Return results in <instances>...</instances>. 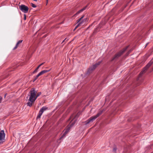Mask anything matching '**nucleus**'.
I'll use <instances>...</instances> for the list:
<instances>
[{
  "label": "nucleus",
  "mask_w": 153,
  "mask_h": 153,
  "mask_svg": "<svg viewBox=\"0 0 153 153\" xmlns=\"http://www.w3.org/2000/svg\"><path fill=\"white\" fill-rule=\"evenodd\" d=\"M36 93L37 91L34 88H32L30 91L29 93V94L28 95V96H29V98L28 102L27 103V106L30 107L32 106L33 103L37 99L36 96Z\"/></svg>",
  "instance_id": "nucleus-1"
},
{
  "label": "nucleus",
  "mask_w": 153,
  "mask_h": 153,
  "mask_svg": "<svg viewBox=\"0 0 153 153\" xmlns=\"http://www.w3.org/2000/svg\"><path fill=\"white\" fill-rule=\"evenodd\" d=\"M102 111H100L96 115L91 117L88 119L83 123H85V125H86L90 122H93L99 116L102 114Z\"/></svg>",
  "instance_id": "nucleus-2"
},
{
  "label": "nucleus",
  "mask_w": 153,
  "mask_h": 153,
  "mask_svg": "<svg viewBox=\"0 0 153 153\" xmlns=\"http://www.w3.org/2000/svg\"><path fill=\"white\" fill-rule=\"evenodd\" d=\"M129 46H128L126 47L125 48H123V50L120 51V52H118L116 54L114 57L112 59V61L114 60H116L128 48Z\"/></svg>",
  "instance_id": "nucleus-3"
},
{
  "label": "nucleus",
  "mask_w": 153,
  "mask_h": 153,
  "mask_svg": "<svg viewBox=\"0 0 153 153\" xmlns=\"http://www.w3.org/2000/svg\"><path fill=\"white\" fill-rule=\"evenodd\" d=\"M153 63V61H150L144 67L142 71L140 72L139 76V77L141 76L152 65Z\"/></svg>",
  "instance_id": "nucleus-4"
},
{
  "label": "nucleus",
  "mask_w": 153,
  "mask_h": 153,
  "mask_svg": "<svg viewBox=\"0 0 153 153\" xmlns=\"http://www.w3.org/2000/svg\"><path fill=\"white\" fill-rule=\"evenodd\" d=\"M79 113H78L77 114H73L71 116L70 119H72L71 121L74 120V122L70 124L69 126L71 127H72L75 124L76 121V118L79 117Z\"/></svg>",
  "instance_id": "nucleus-5"
},
{
  "label": "nucleus",
  "mask_w": 153,
  "mask_h": 153,
  "mask_svg": "<svg viewBox=\"0 0 153 153\" xmlns=\"http://www.w3.org/2000/svg\"><path fill=\"white\" fill-rule=\"evenodd\" d=\"M84 17V15L82 16L80 18L77 20V23H79L80 25H81L85 23L86 22H87L88 20V19L87 18L82 19Z\"/></svg>",
  "instance_id": "nucleus-6"
},
{
  "label": "nucleus",
  "mask_w": 153,
  "mask_h": 153,
  "mask_svg": "<svg viewBox=\"0 0 153 153\" xmlns=\"http://www.w3.org/2000/svg\"><path fill=\"white\" fill-rule=\"evenodd\" d=\"M19 9L24 13H27L29 10L28 7L24 4H22L19 6Z\"/></svg>",
  "instance_id": "nucleus-7"
},
{
  "label": "nucleus",
  "mask_w": 153,
  "mask_h": 153,
  "mask_svg": "<svg viewBox=\"0 0 153 153\" xmlns=\"http://www.w3.org/2000/svg\"><path fill=\"white\" fill-rule=\"evenodd\" d=\"M100 63L101 62H99L95 65H93L92 67L89 69L88 71V73H90L92 71L94 70L98 65H99Z\"/></svg>",
  "instance_id": "nucleus-8"
},
{
  "label": "nucleus",
  "mask_w": 153,
  "mask_h": 153,
  "mask_svg": "<svg viewBox=\"0 0 153 153\" xmlns=\"http://www.w3.org/2000/svg\"><path fill=\"white\" fill-rule=\"evenodd\" d=\"M5 136V134L4 130H1L0 131V140L4 139Z\"/></svg>",
  "instance_id": "nucleus-9"
},
{
  "label": "nucleus",
  "mask_w": 153,
  "mask_h": 153,
  "mask_svg": "<svg viewBox=\"0 0 153 153\" xmlns=\"http://www.w3.org/2000/svg\"><path fill=\"white\" fill-rule=\"evenodd\" d=\"M50 70H43V71H41L38 74H39V76H41V75L44 74L45 73H47V72H49Z\"/></svg>",
  "instance_id": "nucleus-10"
},
{
  "label": "nucleus",
  "mask_w": 153,
  "mask_h": 153,
  "mask_svg": "<svg viewBox=\"0 0 153 153\" xmlns=\"http://www.w3.org/2000/svg\"><path fill=\"white\" fill-rule=\"evenodd\" d=\"M87 6H85V7L82 8V9H81L80 10H79L75 14V15H77L80 13L82 12L84 10H85L86 9V8L87 7Z\"/></svg>",
  "instance_id": "nucleus-11"
},
{
  "label": "nucleus",
  "mask_w": 153,
  "mask_h": 153,
  "mask_svg": "<svg viewBox=\"0 0 153 153\" xmlns=\"http://www.w3.org/2000/svg\"><path fill=\"white\" fill-rule=\"evenodd\" d=\"M22 40H19L16 43L15 46L13 48V50H15L19 46V45L22 43Z\"/></svg>",
  "instance_id": "nucleus-12"
},
{
  "label": "nucleus",
  "mask_w": 153,
  "mask_h": 153,
  "mask_svg": "<svg viewBox=\"0 0 153 153\" xmlns=\"http://www.w3.org/2000/svg\"><path fill=\"white\" fill-rule=\"evenodd\" d=\"M48 109V107L46 106H43L41 108L39 111H41L43 113V112Z\"/></svg>",
  "instance_id": "nucleus-13"
},
{
  "label": "nucleus",
  "mask_w": 153,
  "mask_h": 153,
  "mask_svg": "<svg viewBox=\"0 0 153 153\" xmlns=\"http://www.w3.org/2000/svg\"><path fill=\"white\" fill-rule=\"evenodd\" d=\"M42 113H43L41 112V111H39L38 115L36 117V119H37L40 118Z\"/></svg>",
  "instance_id": "nucleus-14"
},
{
  "label": "nucleus",
  "mask_w": 153,
  "mask_h": 153,
  "mask_svg": "<svg viewBox=\"0 0 153 153\" xmlns=\"http://www.w3.org/2000/svg\"><path fill=\"white\" fill-rule=\"evenodd\" d=\"M39 75L38 74L36 76L34 77V79L33 80V82H34L36 79H37L38 78V77L39 76Z\"/></svg>",
  "instance_id": "nucleus-15"
},
{
  "label": "nucleus",
  "mask_w": 153,
  "mask_h": 153,
  "mask_svg": "<svg viewBox=\"0 0 153 153\" xmlns=\"http://www.w3.org/2000/svg\"><path fill=\"white\" fill-rule=\"evenodd\" d=\"M78 23V24L75 27V28L74 29V30H75L79 26H80L81 25L79 23Z\"/></svg>",
  "instance_id": "nucleus-16"
},
{
  "label": "nucleus",
  "mask_w": 153,
  "mask_h": 153,
  "mask_svg": "<svg viewBox=\"0 0 153 153\" xmlns=\"http://www.w3.org/2000/svg\"><path fill=\"white\" fill-rule=\"evenodd\" d=\"M41 94H42V93L41 92H39L38 93H37V94L36 95V98H37V97H38Z\"/></svg>",
  "instance_id": "nucleus-17"
},
{
  "label": "nucleus",
  "mask_w": 153,
  "mask_h": 153,
  "mask_svg": "<svg viewBox=\"0 0 153 153\" xmlns=\"http://www.w3.org/2000/svg\"><path fill=\"white\" fill-rule=\"evenodd\" d=\"M31 5L32 7L34 8L36 7V6L33 3H31Z\"/></svg>",
  "instance_id": "nucleus-18"
},
{
  "label": "nucleus",
  "mask_w": 153,
  "mask_h": 153,
  "mask_svg": "<svg viewBox=\"0 0 153 153\" xmlns=\"http://www.w3.org/2000/svg\"><path fill=\"white\" fill-rule=\"evenodd\" d=\"M65 137V136L64 134H63V135L61 136V137L59 138V140H61L62 138H63Z\"/></svg>",
  "instance_id": "nucleus-19"
},
{
  "label": "nucleus",
  "mask_w": 153,
  "mask_h": 153,
  "mask_svg": "<svg viewBox=\"0 0 153 153\" xmlns=\"http://www.w3.org/2000/svg\"><path fill=\"white\" fill-rule=\"evenodd\" d=\"M38 71V70L36 69H35L34 71L33 72V73L34 74L36 72Z\"/></svg>",
  "instance_id": "nucleus-20"
},
{
  "label": "nucleus",
  "mask_w": 153,
  "mask_h": 153,
  "mask_svg": "<svg viewBox=\"0 0 153 153\" xmlns=\"http://www.w3.org/2000/svg\"><path fill=\"white\" fill-rule=\"evenodd\" d=\"M38 71V70L36 69H35L34 71L33 72V73L34 74L36 72Z\"/></svg>",
  "instance_id": "nucleus-21"
},
{
  "label": "nucleus",
  "mask_w": 153,
  "mask_h": 153,
  "mask_svg": "<svg viewBox=\"0 0 153 153\" xmlns=\"http://www.w3.org/2000/svg\"><path fill=\"white\" fill-rule=\"evenodd\" d=\"M38 71V70L36 69H35L34 71L33 72V73L34 74L36 72Z\"/></svg>",
  "instance_id": "nucleus-22"
},
{
  "label": "nucleus",
  "mask_w": 153,
  "mask_h": 153,
  "mask_svg": "<svg viewBox=\"0 0 153 153\" xmlns=\"http://www.w3.org/2000/svg\"><path fill=\"white\" fill-rule=\"evenodd\" d=\"M71 127H70V126L66 130H68V131H69L70 130V128H71Z\"/></svg>",
  "instance_id": "nucleus-23"
},
{
  "label": "nucleus",
  "mask_w": 153,
  "mask_h": 153,
  "mask_svg": "<svg viewBox=\"0 0 153 153\" xmlns=\"http://www.w3.org/2000/svg\"><path fill=\"white\" fill-rule=\"evenodd\" d=\"M2 97L1 96H0V103H1V102L2 100Z\"/></svg>",
  "instance_id": "nucleus-24"
},
{
  "label": "nucleus",
  "mask_w": 153,
  "mask_h": 153,
  "mask_svg": "<svg viewBox=\"0 0 153 153\" xmlns=\"http://www.w3.org/2000/svg\"><path fill=\"white\" fill-rule=\"evenodd\" d=\"M117 150V149L116 148H114L113 149V150L114 152H116Z\"/></svg>",
  "instance_id": "nucleus-25"
},
{
  "label": "nucleus",
  "mask_w": 153,
  "mask_h": 153,
  "mask_svg": "<svg viewBox=\"0 0 153 153\" xmlns=\"http://www.w3.org/2000/svg\"><path fill=\"white\" fill-rule=\"evenodd\" d=\"M40 67V65H39L37 67V68H36V69L37 70H38V69H39V68Z\"/></svg>",
  "instance_id": "nucleus-26"
},
{
  "label": "nucleus",
  "mask_w": 153,
  "mask_h": 153,
  "mask_svg": "<svg viewBox=\"0 0 153 153\" xmlns=\"http://www.w3.org/2000/svg\"><path fill=\"white\" fill-rule=\"evenodd\" d=\"M65 132L66 133H67L69 132V131L68 130H66L65 131Z\"/></svg>",
  "instance_id": "nucleus-27"
},
{
  "label": "nucleus",
  "mask_w": 153,
  "mask_h": 153,
  "mask_svg": "<svg viewBox=\"0 0 153 153\" xmlns=\"http://www.w3.org/2000/svg\"><path fill=\"white\" fill-rule=\"evenodd\" d=\"M67 133H66L65 132L64 133V134H64L65 136L67 134Z\"/></svg>",
  "instance_id": "nucleus-28"
},
{
  "label": "nucleus",
  "mask_w": 153,
  "mask_h": 153,
  "mask_svg": "<svg viewBox=\"0 0 153 153\" xmlns=\"http://www.w3.org/2000/svg\"><path fill=\"white\" fill-rule=\"evenodd\" d=\"M44 63H42V64H40L39 65H40V66L42 65H43Z\"/></svg>",
  "instance_id": "nucleus-29"
},
{
  "label": "nucleus",
  "mask_w": 153,
  "mask_h": 153,
  "mask_svg": "<svg viewBox=\"0 0 153 153\" xmlns=\"http://www.w3.org/2000/svg\"><path fill=\"white\" fill-rule=\"evenodd\" d=\"M93 23H92V24H91V25L89 26V27L91 26H92L93 25Z\"/></svg>",
  "instance_id": "nucleus-30"
},
{
  "label": "nucleus",
  "mask_w": 153,
  "mask_h": 153,
  "mask_svg": "<svg viewBox=\"0 0 153 153\" xmlns=\"http://www.w3.org/2000/svg\"><path fill=\"white\" fill-rule=\"evenodd\" d=\"M66 39H65L64 40H63V41H62V43H63L65 41V40H66Z\"/></svg>",
  "instance_id": "nucleus-31"
},
{
  "label": "nucleus",
  "mask_w": 153,
  "mask_h": 153,
  "mask_svg": "<svg viewBox=\"0 0 153 153\" xmlns=\"http://www.w3.org/2000/svg\"><path fill=\"white\" fill-rule=\"evenodd\" d=\"M6 95H7V94H5V95H4V97H6Z\"/></svg>",
  "instance_id": "nucleus-32"
},
{
  "label": "nucleus",
  "mask_w": 153,
  "mask_h": 153,
  "mask_svg": "<svg viewBox=\"0 0 153 153\" xmlns=\"http://www.w3.org/2000/svg\"><path fill=\"white\" fill-rule=\"evenodd\" d=\"M131 51V50L129 51V53H128V54L129 53H130Z\"/></svg>",
  "instance_id": "nucleus-33"
},
{
  "label": "nucleus",
  "mask_w": 153,
  "mask_h": 153,
  "mask_svg": "<svg viewBox=\"0 0 153 153\" xmlns=\"http://www.w3.org/2000/svg\"><path fill=\"white\" fill-rule=\"evenodd\" d=\"M26 19V17H25V19Z\"/></svg>",
  "instance_id": "nucleus-34"
},
{
  "label": "nucleus",
  "mask_w": 153,
  "mask_h": 153,
  "mask_svg": "<svg viewBox=\"0 0 153 153\" xmlns=\"http://www.w3.org/2000/svg\"><path fill=\"white\" fill-rule=\"evenodd\" d=\"M148 43L146 44V46H147L148 45Z\"/></svg>",
  "instance_id": "nucleus-35"
},
{
  "label": "nucleus",
  "mask_w": 153,
  "mask_h": 153,
  "mask_svg": "<svg viewBox=\"0 0 153 153\" xmlns=\"http://www.w3.org/2000/svg\"><path fill=\"white\" fill-rule=\"evenodd\" d=\"M28 97H27V98H28Z\"/></svg>",
  "instance_id": "nucleus-36"
},
{
  "label": "nucleus",
  "mask_w": 153,
  "mask_h": 153,
  "mask_svg": "<svg viewBox=\"0 0 153 153\" xmlns=\"http://www.w3.org/2000/svg\"><path fill=\"white\" fill-rule=\"evenodd\" d=\"M47 1H48V0H47Z\"/></svg>",
  "instance_id": "nucleus-37"
},
{
  "label": "nucleus",
  "mask_w": 153,
  "mask_h": 153,
  "mask_svg": "<svg viewBox=\"0 0 153 153\" xmlns=\"http://www.w3.org/2000/svg\"><path fill=\"white\" fill-rule=\"evenodd\" d=\"M152 70H153V68H152Z\"/></svg>",
  "instance_id": "nucleus-38"
}]
</instances>
